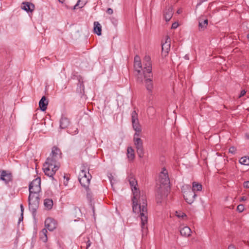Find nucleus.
<instances>
[{
	"label": "nucleus",
	"mask_w": 249,
	"mask_h": 249,
	"mask_svg": "<svg viewBox=\"0 0 249 249\" xmlns=\"http://www.w3.org/2000/svg\"><path fill=\"white\" fill-rule=\"evenodd\" d=\"M128 181L133 195L132 199L133 212L136 213H140L142 230L143 232H146L147 230L148 213L146 196L143 193H141L137 187V181L133 176L129 177Z\"/></svg>",
	"instance_id": "nucleus-1"
},
{
	"label": "nucleus",
	"mask_w": 249,
	"mask_h": 249,
	"mask_svg": "<svg viewBox=\"0 0 249 249\" xmlns=\"http://www.w3.org/2000/svg\"><path fill=\"white\" fill-rule=\"evenodd\" d=\"M62 158V153L56 146H53L50 156L43 164V170L45 175L52 178L60 166L59 160Z\"/></svg>",
	"instance_id": "nucleus-2"
},
{
	"label": "nucleus",
	"mask_w": 249,
	"mask_h": 249,
	"mask_svg": "<svg viewBox=\"0 0 249 249\" xmlns=\"http://www.w3.org/2000/svg\"><path fill=\"white\" fill-rule=\"evenodd\" d=\"M40 192H29V196L28 197L29 208L32 212L34 216H35L36 210L38 208L40 197Z\"/></svg>",
	"instance_id": "nucleus-3"
},
{
	"label": "nucleus",
	"mask_w": 249,
	"mask_h": 249,
	"mask_svg": "<svg viewBox=\"0 0 249 249\" xmlns=\"http://www.w3.org/2000/svg\"><path fill=\"white\" fill-rule=\"evenodd\" d=\"M91 176L89 172L87 174L86 171L82 169L79 173L78 180L81 186L84 187L86 190L88 189L90 183Z\"/></svg>",
	"instance_id": "nucleus-4"
},
{
	"label": "nucleus",
	"mask_w": 249,
	"mask_h": 249,
	"mask_svg": "<svg viewBox=\"0 0 249 249\" xmlns=\"http://www.w3.org/2000/svg\"><path fill=\"white\" fill-rule=\"evenodd\" d=\"M186 187L188 190L183 192V196L186 202L189 204H191L195 201L196 195L193 190H191L190 185H187Z\"/></svg>",
	"instance_id": "nucleus-5"
},
{
	"label": "nucleus",
	"mask_w": 249,
	"mask_h": 249,
	"mask_svg": "<svg viewBox=\"0 0 249 249\" xmlns=\"http://www.w3.org/2000/svg\"><path fill=\"white\" fill-rule=\"evenodd\" d=\"M133 142L139 157L140 158H143L144 156V149L142 140L140 138L135 137L133 138Z\"/></svg>",
	"instance_id": "nucleus-6"
},
{
	"label": "nucleus",
	"mask_w": 249,
	"mask_h": 249,
	"mask_svg": "<svg viewBox=\"0 0 249 249\" xmlns=\"http://www.w3.org/2000/svg\"><path fill=\"white\" fill-rule=\"evenodd\" d=\"M41 179L38 177L34 179L29 184V192H40L41 191Z\"/></svg>",
	"instance_id": "nucleus-7"
},
{
	"label": "nucleus",
	"mask_w": 249,
	"mask_h": 249,
	"mask_svg": "<svg viewBox=\"0 0 249 249\" xmlns=\"http://www.w3.org/2000/svg\"><path fill=\"white\" fill-rule=\"evenodd\" d=\"M143 63L144 66L143 69L142 70L143 74H144V73H146L147 74L150 75V76H152V64L150 56H145L143 60Z\"/></svg>",
	"instance_id": "nucleus-8"
},
{
	"label": "nucleus",
	"mask_w": 249,
	"mask_h": 249,
	"mask_svg": "<svg viewBox=\"0 0 249 249\" xmlns=\"http://www.w3.org/2000/svg\"><path fill=\"white\" fill-rule=\"evenodd\" d=\"M131 122L133 128L134 130H140L142 128L138 119V115L135 110H134L131 113Z\"/></svg>",
	"instance_id": "nucleus-9"
},
{
	"label": "nucleus",
	"mask_w": 249,
	"mask_h": 249,
	"mask_svg": "<svg viewBox=\"0 0 249 249\" xmlns=\"http://www.w3.org/2000/svg\"><path fill=\"white\" fill-rule=\"evenodd\" d=\"M159 181L162 185H167L170 182L168 172L165 168H162V171L159 175Z\"/></svg>",
	"instance_id": "nucleus-10"
},
{
	"label": "nucleus",
	"mask_w": 249,
	"mask_h": 249,
	"mask_svg": "<svg viewBox=\"0 0 249 249\" xmlns=\"http://www.w3.org/2000/svg\"><path fill=\"white\" fill-rule=\"evenodd\" d=\"M143 76L145 79L144 82L146 89L149 93H151L153 88V84L152 82L153 76H151L146 73H144Z\"/></svg>",
	"instance_id": "nucleus-11"
},
{
	"label": "nucleus",
	"mask_w": 249,
	"mask_h": 249,
	"mask_svg": "<svg viewBox=\"0 0 249 249\" xmlns=\"http://www.w3.org/2000/svg\"><path fill=\"white\" fill-rule=\"evenodd\" d=\"M171 39L169 36H166L164 43H162V55L166 56L170 49Z\"/></svg>",
	"instance_id": "nucleus-12"
},
{
	"label": "nucleus",
	"mask_w": 249,
	"mask_h": 249,
	"mask_svg": "<svg viewBox=\"0 0 249 249\" xmlns=\"http://www.w3.org/2000/svg\"><path fill=\"white\" fill-rule=\"evenodd\" d=\"M45 226L49 231H53L56 228L57 222L54 219L49 217L45 220Z\"/></svg>",
	"instance_id": "nucleus-13"
},
{
	"label": "nucleus",
	"mask_w": 249,
	"mask_h": 249,
	"mask_svg": "<svg viewBox=\"0 0 249 249\" xmlns=\"http://www.w3.org/2000/svg\"><path fill=\"white\" fill-rule=\"evenodd\" d=\"M12 175L5 170L2 171L0 173V179L5 182L6 184L12 180Z\"/></svg>",
	"instance_id": "nucleus-14"
},
{
	"label": "nucleus",
	"mask_w": 249,
	"mask_h": 249,
	"mask_svg": "<svg viewBox=\"0 0 249 249\" xmlns=\"http://www.w3.org/2000/svg\"><path fill=\"white\" fill-rule=\"evenodd\" d=\"M164 17L166 21H169L173 15V9L172 7L166 8L164 11Z\"/></svg>",
	"instance_id": "nucleus-15"
},
{
	"label": "nucleus",
	"mask_w": 249,
	"mask_h": 249,
	"mask_svg": "<svg viewBox=\"0 0 249 249\" xmlns=\"http://www.w3.org/2000/svg\"><path fill=\"white\" fill-rule=\"evenodd\" d=\"M22 4V9L27 12H32L35 9V5L32 3L29 2H23Z\"/></svg>",
	"instance_id": "nucleus-16"
},
{
	"label": "nucleus",
	"mask_w": 249,
	"mask_h": 249,
	"mask_svg": "<svg viewBox=\"0 0 249 249\" xmlns=\"http://www.w3.org/2000/svg\"><path fill=\"white\" fill-rule=\"evenodd\" d=\"M48 105V101L45 96H42L39 102V107L41 111H44L46 110Z\"/></svg>",
	"instance_id": "nucleus-17"
},
{
	"label": "nucleus",
	"mask_w": 249,
	"mask_h": 249,
	"mask_svg": "<svg viewBox=\"0 0 249 249\" xmlns=\"http://www.w3.org/2000/svg\"><path fill=\"white\" fill-rule=\"evenodd\" d=\"M208 20L207 19H203L201 17L199 19V31H204L208 25Z\"/></svg>",
	"instance_id": "nucleus-18"
},
{
	"label": "nucleus",
	"mask_w": 249,
	"mask_h": 249,
	"mask_svg": "<svg viewBox=\"0 0 249 249\" xmlns=\"http://www.w3.org/2000/svg\"><path fill=\"white\" fill-rule=\"evenodd\" d=\"M70 124V121L65 116H62L60 121V127L62 129H65L68 127Z\"/></svg>",
	"instance_id": "nucleus-19"
},
{
	"label": "nucleus",
	"mask_w": 249,
	"mask_h": 249,
	"mask_svg": "<svg viewBox=\"0 0 249 249\" xmlns=\"http://www.w3.org/2000/svg\"><path fill=\"white\" fill-rule=\"evenodd\" d=\"M180 234L184 237H189L191 235V230L187 226L184 227L180 230Z\"/></svg>",
	"instance_id": "nucleus-20"
},
{
	"label": "nucleus",
	"mask_w": 249,
	"mask_h": 249,
	"mask_svg": "<svg viewBox=\"0 0 249 249\" xmlns=\"http://www.w3.org/2000/svg\"><path fill=\"white\" fill-rule=\"evenodd\" d=\"M94 32L97 35L100 36L102 34V26L98 21L94 22Z\"/></svg>",
	"instance_id": "nucleus-21"
},
{
	"label": "nucleus",
	"mask_w": 249,
	"mask_h": 249,
	"mask_svg": "<svg viewBox=\"0 0 249 249\" xmlns=\"http://www.w3.org/2000/svg\"><path fill=\"white\" fill-rule=\"evenodd\" d=\"M47 233V231L46 229H43L39 232V238L44 243L46 242L48 240Z\"/></svg>",
	"instance_id": "nucleus-22"
},
{
	"label": "nucleus",
	"mask_w": 249,
	"mask_h": 249,
	"mask_svg": "<svg viewBox=\"0 0 249 249\" xmlns=\"http://www.w3.org/2000/svg\"><path fill=\"white\" fill-rule=\"evenodd\" d=\"M44 205L48 210H51L53 206V201L52 199L46 198L44 200Z\"/></svg>",
	"instance_id": "nucleus-23"
},
{
	"label": "nucleus",
	"mask_w": 249,
	"mask_h": 249,
	"mask_svg": "<svg viewBox=\"0 0 249 249\" xmlns=\"http://www.w3.org/2000/svg\"><path fill=\"white\" fill-rule=\"evenodd\" d=\"M202 189V186L200 183H199L196 182H193L192 184V190H193L194 192L195 191H200Z\"/></svg>",
	"instance_id": "nucleus-24"
},
{
	"label": "nucleus",
	"mask_w": 249,
	"mask_h": 249,
	"mask_svg": "<svg viewBox=\"0 0 249 249\" xmlns=\"http://www.w3.org/2000/svg\"><path fill=\"white\" fill-rule=\"evenodd\" d=\"M134 67L138 74H140L142 69L141 62L134 63Z\"/></svg>",
	"instance_id": "nucleus-25"
},
{
	"label": "nucleus",
	"mask_w": 249,
	"mask_h": 249,
	"mask_svg": "<svg viewBox=\"0 0 249 249\" xmlns=\"http://www.w3.org/2000/svg\"><path fill=\"white\" fill-rule=\"evenodd\" d=\"M127 157L130 160H133L135 158L134 150L131 147L127 148Z\"/></svg>",
	"instance_id": "nucleus-26"
},
{
	"label": "nucleus",
	"mask_w": 249,
	"mask_h": 249,
	"mask_svg": "<svg viewBox=\"0 0 249 249\" xmlns=\"http://www.w3.org/2000/svg\"><path fill=\"white\" fill-rule=\"evenodd\" d=\"M239 162L245 165H249V157H244L241 158L239 160Z\"/></svg>",
	"instance_id": "nucleus-27"
},
{
	"label": "nucleus",
	"mask_w": 249,
	"mask_h": 249,
	"mask_svg": "<svg viewBox=\"0 0 249 249\" xmlns=\"http://www.w3.org/2000/svg\"><path fill=\"white\" fill-rule=\"evenodd\" d=\"M78 86L79 87V88H77V90L78 92H80L81 93H82V92H84V85L83 83V82H82L81 83L80 82V80H79V84H78Z\"/></svg>",
	"instance_id": "nucleus-28"
},
{
	"label": "nucleus",
	"mask_w": 249,
	"mask_h": 249,
	"mask_svg": "<svg viewBox=\"0 0 249 249\" xmlns=\"http://www.w3.org/2000/svg\"><path fill=\"white\" fill-rule=\"evenodd\" d=\"M87 192V197L89 201L90 202H91V200H92V193H91V192L90 191L89 189V188L88 187V190H86Z\"/></svg>",
	"instance_id": "nucleus-29"
},
{
	"label": "nucleus",
	"mask_w": 249,
	"mask_h": 249,
	"mask_svg": "<svg viewBox=\"0 0 249 249\" xmlns=\"http://www.w3.org/2000/svg\"><path fill=\"white\" fill-rule=\"evenodd\" d=\"M244 210V206L242 204L239 205L237 207V210L240 212H242Z\"/></svg>",
	"instance_id": "nucleus-30"
},
{
	"label": "nucleus",
	"mask_w": 249,
	"mask_h": 249,
	"mask_svg": "<svg viewBox=\"0 0 249 249\" xmlns=\"http://www.w3.org/2000/svg\"><path fill=\"white\" fill-rule=\"evenodd\" d=\"M236 151V149L234 146H231V147H230L229 150V152L232 154H235Z\"/></svg>",
	"instance_id": "nucleus-31"
},
{
	"label": "nucleus",
	"mask_w": 249,
	"mask_h": 249,
	"mask_svg": "<svg viewBox=\"0 0 249 249\" xmlns=\"http://www.w3.org/2000/svg\"><path fill=\"white\" fill-rule=\"evenodd\" d=\"M139 130H139V131L135 130L136 131V132L134 134V138H135V137L138 138V137L140 136V133L142 132V128L140 129Z\"/></svg>",
	"instance_id": "nucleus-32"
},
{
	"label": "nucleus",
	"mask_w": 249,
	"mask_h": 249,
	"mask_svg": "<svg viewBox=\"0 0 249 249\" xmlns=\"http://www.w3.org/2000/svg\"><path fill=\"white\" fill-rule=\"evenodd\" d=\"M139 62H141L140 57L139 55H137L134 57V63Z\"/></svg>",
	"instance_id": "nucleus-33"
},
{
	"label": "nucleus",
	"mask_w": 249,
	"mask_h": 249,
	"mask_svg": "<svg viewBox=\"0 0 249 249\" xmlns=\"http://www.w3.org/2000/svg\"><path fill=\"white\" fill-rule=\"evenodd\" d=\"M243 186L245 188H249V181H245L243 183Z\"/></svg>",
	"instance_id": "nucleus-34"
},
{
	"label": "nucleus",
	"mask_w": 249,
	"mask_h": 249,
	"mask_svg": "<svg viewBox=\"0 0 249 249\" xmlns=\"http://www.w3.org/2000/svg\"><path fill=\"white\" fill-rule=\"evenodd\" d=\"M84 244H85L86 245V249H88L90 246V245H91V242H90V241L89 239H88L87 242L84 243Z\"/></svg>",
	"instance_id": "nucleus-35"
},
{
	"label": "nucleus",
	"mask_w": 249,
	"mask_h": 249,
	"mask_svg": "<svg viewBox=\"0 0 249 249\" xmlns=\"http://www.w3.org/2000/svg\"><path fill=\"white\" fill-rule=\"evenodd\" d=\"M178 23L175 22L172 25V29H176L178 27Z\"/></svg>",
	"instance_id": "nucleus-36"
},
{
	"label": "nucleus",
	"mask_w": 249,
	"mask_h": 249,
	"mask_svg": "<svg viewBox=\"0 0 249 249\" xmlns=\"http://www.w3.org/2000/svg\"><path fill=\"white\" fill-rule=\"evenodd\" d=\"M246 93V91L245 90H242L241 91V92L240 93V95L239 96V98H241L242 96H243Z\"/></svg>",
	"instance_id": "nucleus-37"
},
{
	"label": "nucleus",
	"mask_w": 249,
	"mask_h": 249,
	"mask_svg": "<svg viewBox=\"0 0 249 249\" xmlns=\"http://www.w3.org/2000/svg\"><path fill=\"white\" fill-rule=\"evenodd\" d=\"M113 10L110 8H107V13L109 14V15H111L113 14Z\"/></svg>",
	"instance_id": "nucleus-38"
},
{
	"label": "nucleus",
	"mask_w": 249,
	"mask_h": 249,
	"mask_svg": "<svg viewBox=\"0 0 249 249\" xmlns=\"http://www.w3.org/2000/svg\"><path fill=\"white\" fill-rule=\"evenodd\" d=\"M156 197H157V199H158V202H159V201H160V200L162 199V195H160V194H158L157 195V196H156Z\"/></svg>",
	"instance_id": "nucleus-39"
},
{
	"label": "nucleus",
	"mask_w": 249,
	"mask_h": 249,
	"mask_svg": "<svg viewBox=\"0 0 249 249\" xmlns=\"http://www.w3.org/2000/svg\"><path fill=\"white\" fill-rule=\"evenodd\" d=\"M109 180L110 182V183L111 184L112 187H113V177L112 176L111 174H110V176L109 177Z\"/></svg>",
	"instance_id": "nucleus-40"
},
{
	"label": "nucleus",
	"mask_w": 249,
	"mask_h": 249,
	"mask_svg": "<svg viewBox=\"0 0 249 249\" xmlns=\"http://www.w3.org/2000/svg\"><path fill=\"white\" fill-rule=\"evenodd\" d=\"M20 210H21V216L23 214L24 208L22 204H21L20 206Z\"/></svg>",
	"instance_id": "nucleus-41"
},
{
	"label": "nucleus",
	"mask_w": 249,
	"mask_h": 249,
	"mask_svg": "<svg viewBox=\"0 0 249 249\" xmlns=\"http://www.w3.org/2000/svg\"><path fill=\"white\" fill-rule=\"evenodd\" d=\"M81 0H78L77 3L74 5V6L73 8V9H75L76 8V7L78 5H80V2Z\"/></svg>",
	"instance_id": "nucleus-42"
},
{
	"label": "nucleus",
	"mask_w": 249,
	"mask_h": 249,
	"mask_svg": "<svg viewBox=\"0 0 249 249\" xmlns=\"http://www.w3.org/2000/svg\"><path fill=\"white\" fill-rule=\"evenodd\" d=\"M64 179H66V181H64V184L66 185L67 183H68V182L69 180V178L68 177H66V176H64Z\"/></svg>",
	"instance_id": "nucleus-43"
},
{
	"label": "nucleus",
	"mask_w": 249,
	"mask_h": 249,
	"mask_svg": "<svg viewBox=\"0 0 249 249\" xmlns=\"http://www.w3.org/2000/svg\"><path fill=\"white\" fill-rule=\"evenodd\" d=\"M228 249H236L235 247L232 244L229 245Z\"/></svg>",
	"instance_id": "nucleus-44"
},
{
	"label": "nucleus",
	"mask_w": 249,
	"mask_h": 249,
	"mask_svg": "<svg viewBox=\"0 0 249 249\" xmlns=\"http://www.w3.org/2000/svg\"><path fill=\"white\" fill-rule=\"evenodd\" d=\"M137 80L141 82H142V76L139 77V76H138Z\"/></svg>",
	"instance_id": "nucleus-45"
},
{
	"label": "nucleus",
	"mask_w": 249,
	"mask_h": 249,
	"mask_svg": "<svg viewBox=\"0 0 249 249\" xmlns=\"http://www.w3.org/2000/svg\"><path fill=\"white\" fill-rule=\"evenodd\" d=\"M247 197L245 196H243L242 197H241V200L243 201H245L247 200Z\"/></svg>",
	"instance_id": "nucleus-46"
},
{
	"label": "nucleus",
	"mask_w": 249,
	"mask_h": 249,
	"mask_svg": "<svg viewBox=\"0 0 249 249\" xmlns=\"http://www.w3.org/2000/svg\"><path fill=\"white\" fill-rule=\"evenodd\" d=\"M182 9H179L178 11H177V13L179 14H180L181 12H182Z\"/></svg>",
	"instance_id": "nucleus-47"
},
{
	"label": "nucleus",
	"mask_w": 249,
	"mask_h": 249,
	"mask_svg": "<svg viewBox=\"0 0 249 249\" xmlns=\"http://www.w3.org/2000/svg\"><path fill=\"white\" fill-rule=\"evenodd\" d=\"M177 216L178 217H183V216H186V215H185V214L183 213L181 215L178 214V215H177Z\"/></svg>",
	"instance_id": "nucleus-48"
},
{
	"label": "nucleus",
	"mask_w": 249,
	"mask_h": 249,
	"mask_svg": "<svg viewBox=\"0 0 249 249\" xmlns=\"http://www.w3.org/2000/svg\"><path fill=\"white\" fill-rule=\"evenodd\" d=\"M22 220H23V215L22 216L21 215V217L19 218V220H18L19 222H20L21 221H22Z\"/></svg>",
	"instance_id": "nucleus-49"
},
{
	"label": "nucleus",
	"mask_w": 249,
	"mask_h": 249,
	"mask_svg": "<svg viewBox=\"0 0 249 249\" xmlns=\"http://www.w3.org/2000/svg\"><path fill=\"white\" fill-rule=\"evenodd\" d=\"M85 3H86V1H84V3L82 4V5L81 6V7H82L84 5H85Z\"/></svg>",
	"instance_id": "nucleus-50"
},
{
	"label": "nucleus",
	"mask_w": 249,
	"mask_h": 249,
	"mask_svg": "<svg viewBox=\"0 0 249 249\" xmlns=\"http://www.w3.org/2000/svg\"><path fill=\"white\" fill-rule=\"evenodd\" d=\"M246 136H247L248 139H249V134H247Z\"/></svg>",
	"instance_id": "nucleus-51"
},
{
	"label": "nucleus",
	"mask_w": 249,
	"mask_h": 249,
	"mask_svg": "<svg viewBox=\"0 0 249 249\" xmlns=\"http://www.w3.org/2000/svg\"><path fill=\"white\" fill-rule=\"evenodd\" d=\"M247 37H248V39H249V33L248 34Z\"/></svg>",
	"instance_id": "nucleus-52"
},
{
	"label": "nucleus",
	"mask_w": 249,
	"mask_h": 249,
	"mask_svg": "<svg viewBox=\"0 0 249 249\" xmlns=\"http://www.w3.org/2000/svg\"><path fill=\"white\" fill-rule=\"evenodd\" d=\"M59 0V1L60 2L63 3V1H61V0Z\"/></svg>",
	"instance_id": "nucleus-53"
},
{
	"label": "nucleus",
	"mask_w": 249,
	"mask_h": 249,
	"mask_svg": "<svg viewBox=\"0 0 249 249\" xmlns=\"http://www.w3.org/2000/svg\"><path fill=\"white\" fill-rule=\"evenodd\" d=\"M92 210H93V212H94V207H93Z\"/></svg>",
	"instance_id": "nucleus-54"
},
{
	"label": "nucleus",
	"mask_w": 249,
	"mask_h": 249,
	"mask_svg": "<svg viewBox=\"0 0 249 249\" xmlns=\"http://www.w3.org/2000/svg\"><path fill=\"white\" fill-rule=\"evenodd\" d=\"M185 57H186V58L188 59L187 55H186V56H185Z\"/></svg>",
	"instance_id": "nucleus-55"
},
{
	"label": "nucleus",
	"mask_w": 249,
	"mask_h": 249,
	"mask_svg": "<svg viewBox=\"0 0 249 249\" xmlns=\"http://www.w3.org/2000/svg\"><path fill=\"white\" fill-rule=\"evenodd\" d=\"M61 0V1H63V2L64 0Z\"/></svg>",
	"instance_id": "nucleus-56"
}]
</instances>
